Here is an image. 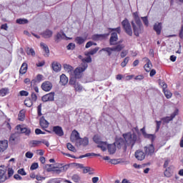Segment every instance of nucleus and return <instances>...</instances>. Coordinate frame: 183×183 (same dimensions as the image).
<instances>
[{
	"label": "nucleus",
	"instance_id": "nucleus-39",
	"mask_svg": "<svg viewBox=\"0 0 183 183\" xmlns=\"http://www.w3.org/2000/svg\"><path fill=\"white\" fill-rule=\"evenodd\" d=\"M9 94V89L8 88H3L0 89V97H5Z\"/></svg>",
	"mask_w": 183,
	"mask_h": 183
},
{
	"label": "nucleus",
	"instance_id": "nucleus-49",
	"mask_svg": "<svg viewBox=\"0 0 183 183\" xmlns=\"http://www.w3.org/2000/svg\"><path fill=\"white\" fill-rule=\"evenodd\" d=\"M163 92H164V94L166 98H167V99H169V98H171L172 97V93H171V92H169L168 90H164Z\"/></svg>",
	"mask_w": 183,
	"mask_h": 183
},
{
	"label": "nucleus",
	"instance_id": "nucleus-24",
	"mask_svg": "<svg viewBox=\"0 0 183 183\" xmlns=\"http://www.w3.org/2000/svg\"><path fill=\"white\" fill-rule=\"evenodd\" d=\"M154 30L157 32V35H160L161 31H162V23H156L154 25Z\"/></svg>",
	"mask_w": 183,
	"mask_h": 183
},
{
	"label": "nucleus",
	"instance_id": "nucleus-14",
	"mask_svg": "<svg viewBox=\"0 0 183 183\" xmlns=\"http://www.w3.org/2000/svg\"><path fill=\"white\" fill-rule=\"evenodd\" d=\"M53 132L57 135V137H64V129L60 126H54L53 127Z\"/></svg>",
	"mask_w": 183,
	"mask_h": 183
},
{
	"label": "nucleus",
	"instance_id": "nucleus-21",
	"mask_svg": "<svg viewBox=\"0 0 183 183\" xmlns=\"http://www.w3.org/2000/svg\"><path fill=\"white\" fill-rule=\"evenodd\" d=\"M135 157L138 161H143V159H145V153L143 151L137 150L135 152Z\"/></svg>",
	"mask_w": 183,
	"mask_h": 183
},
{
	"label": "nucleus",
	"instance_id": "nucleus-62",
	"mask_svg": "<svg viewBox=\"0 0 183 183\" xmlns=\"http://www.w3.org/2000/svg\"><path fill=\"white\" fill-rule=\"evenodd\" d=\"M14 175V169L12 168H9L8 169V177L9 178H11Z\"/></svg>",
	"mask_w": 183,
	"mask_h": 183
},
{
	"label": "nucleus",
	"instance_id": "nucleus-64",
	"mask_svg": "<svg viewBox=\"0 0 183 183\" xmlns=\"http://www.w3.org/2000/svg\"><path fill=\"white\" fill-rule=\"evenodd\" d=\"M18 174H19L20 175H23V176L26 175V172H25V170L24 169H19Z\"/></svg>",
	"mask_w": 183,
	"mask_h": 183
},
{
	"label": "nucleus",
	"instance_id": "nucleus-27",
	"mask_svg": "<svg viewBox=\"0 0 183 183\" xmlns=\"http://www.w3.org/2000/svg\"><path fill=\"white\" fill-rule=\"evenodd\" d=\"M107 148H108V152L111 155H112L113 154H115V152L117 151V145L115 144V143L112 144H109L107 146Z\"/></svg>",
	"mask_w": 183,
	"mask_h": 183
},
{
	"label": "nucleus",
	"instance_id": "nucleus-34",
	"mask_svg": "<svg viewBox=\"0 0 183 183\" xmlns=\"http://www.w3.org/2000/svg\"><path fill=\"white\" fill-rule=\"evenodd\" d=\"M41 142L40 140H31L29 142V146L31 148H35V147H39L41 145Z\"/></svg>",
	"mask_w": 183,
	"mask_h": 183
},
{
	"label": "nucleus",
	"instance_id": "nucleus-15",
	"mask_svg": "<svg viewBox=\"0 0 183 183\" xmlns=\"http://www.w3.org/2000/svg\"><path fill=\"white\" fill-rule=\"evenodd\" d=\"M109 36V33L102 34H94L92 36L93 41H99L101 39H105V38Z\"/></svg>",
	"mask_w": 183,
	"mask_h": 183
},
{
	"label": "nucleus",
	"instance_id": "nucleus-50",
	"mask_svg": "<svg viewBox=\"0 0 183 183\" xmlns=\"http://www.w3.org/2000/svg\"><path fill=\"white\" fill-rule=\"evenodd\" d=\"M137 26H142V22H141V19L139 16H136L134 19Z\"/></svg>",
	"mask_w": 183,
	"mask_h": 183
},
{
	"label": "nucleus",
	"instance_id": "nucleus-54",
	"mask_svg": "<svg viewBox=\"0 0 183 183\" xmlns=\"http://www.w3.org/2000/svg\"><path fill=\"white\" fill-rule=\"evenodd\" d=\"M41 111H42V104H39L37 107V114L39 117H41L42 115Z\"/></svg>",
	"mask_w": 183,
	"mask_h": 183
},
{
	"label": "nucleus",
	"instance_id": "nucleus-5",
	"mask_svg": "<svg viewBox=\"0 0 183 183\" xmlns=\"http://www.w3.org/2000/svg\"><path fill=\"white\" fill-rule=\"evenodd\" d=\"M124 139L119 138L116 139V142H114V144L119 149H121V148H122V149H124V151H127V148L128 145L127 144V142Z\"/></svg>",
	"mask_w": 183,
	"mask_h": 183
},
{
	"label": "nucleus",
	"instance_id": "nucleus-42",
	"mask_svg": "<svg viewBox=\"0 0 183 183\" xmlns=\"http://www.w3.org/2000/svg\"><path fill=\"white\" fill-rule=\"evenodd\" d=\"M145 138H147V139H151L152 142H154L155 141V134H151L146 133L145 136H144Z\"/></svg>",
	"mask_w": 183,
	"mask_h": 183
},
{
	"label": "nucleus",
	"instance_id": "nucleus-6",
	"mask_svg": "<svg viewBox=\"0 0 183 183\" xmlns=\"http://www.w3.org/2000/svg\"><path fill=\"white\" fill-rule=\"evenodd\" d=\"M17 134H25V135H29L31 134V129L20 124L16 127Z\"/></svg>",
	"mask_w": 183,
	"mask_h": 183
},
{
	"label": "nucleus",
	"instance_id": "nucleus-20",
	"mask_svg": "<svg viewBox=\"0 0 183 183\" xmlns=\"http://www.w3.org/2000/svg\"><path fill=\"white\" fill-rule=\"evenodd\" d=\"M6 174V171L4 169L2 166L0 167V181L1 182H5L6 180L8 179V177L5 175Z\"/></svg>",
	"mask_w": 183,
	"mask_h": 183
},
{
	"label": "nucleus",
	"instance_id": "nucleus-36",
	"mask_svg": "<svg viewBox=\"0 0 183 183\" xmlns=\"http://www.w3.org/2000/svg\"><path fill=\"white\" fill-rule=\"evenodd\" d=\"M112 47H105L100 50V52H107L108 56H111L112 55Z\"/></svg>",
	"mask_w": 183,
	"mask_h": 183
},
{
	"label": "nucleus",
	"instance_id": "nucleus-40",
	"mask_svg": "<svg viewBox=\"0 0 183 183\" xmlns=\"http://www.w3.org/2000/svg\"><path fill=\"white\" fill-rule=\"evenodd\" d=\"M16 24L19 25H25V24H28V19H18L16 21Z\"/></svg>",
	"mask_w": 183,
	"mask_h": 183
},
{
	"label": "nucleus",
	"instance_id": "nucleus-28",
	"mask_svg": "<svg viewBox=\"0 0 183 183\" xmlns=\"http://www.w3.org/2000/svg\"><path fill=\"white\" fill-rule=\"evenodd\" d=\"M51 65H52V69L55 72H59V71H61V64L56 61H54Z\"/></svg>",
	"mask_w": 183,
	"mask_h": 183
},
{
	"label": "nucleus",
	"instance_id": "nucleus-2",
	"mask_svg": "<svg viewBox=\"0 0 183 183\" xmlns=\"http://www.w3.org/2000/svg\"><path fill=\"white\" fill-rule=\"evenodd\" d=\"M69 85L74 88L76 92H82L84 91V86L79 82L76 81L75 77H71L69 81Z\"/></svg>",
	"mask_w": 183,
	"mask_h": 183
},
{
	"label": "nucleus",
	"instance_id": "nucleus-8",
	"mask_svg": "<svg viewBox=\"0 0 183 183\" xmlns=\"http://www.w3.org/2000/svg\"><path fill=\"white\" fill-rule=\"evenodd\" d=\"M55 97V93L54 92H50L41 97V99L43 102H48L51 101H54Z\"/></svg>",
	"mask_w": 183,
	"mask_h": 183
},
{
	"label": "nucleus",
	"instance_id": "nucleus-57",
	"mask_svg": "<svg viewBox=\"0 0 183 183\" xmlns=\"http://www.w3.org/2000/svg\"><path fill=\"white\" fill-rule=\"evenodd\" d=\"M142 19L146 26H148V25H149V22L148 21L147 16L142 17Z\"/></svg>",
	"mask_w": 183,
	"mask_h": 183
},
{
	"label": "nucleus",
	"instance_id": "nucleus-59",
	"mask_svg": "<svg viewBox=\"0 0 183 183\" xmlns=\"http://www.w3.org/2000/svg\"><path fill=\"white\" fill-rule=\"evenodd\" d=\"M19 94L21 97H28L29 95V93L24 90L20 91Z\"/></svg>",
	"mask_w": 183,
	"mask_h": 183
},
{
	"label": "nucleus",
	"instance_id": "nucleus-10",
	"mask_svg": "<svg viewBox=\"0 0 183 183\" xmlns=\"http://www.w3.org/2000/svg\"><path fill=\"white\" fill-rule=\"evenodd\" d=\"M132 25L134 31V34L136 36H139V34L142 32L143 26H138L135 25L134 21H132Z\"/></svg>",
	"mask_w": 183,
	"mask_h": 183
},
{
	"label": "nucleus",
	"instance_id": "nucleus-46",
	"mask_svg": "<svg viewBox=\"0 0 183 183\" xmlns=\"http://www.w3.org/2000/svg\"><path fill=\"white\" fill-rule=\"evenodd\" d=\"M91 171H93V169L91 167H84L83 169V172L84 174H88V172H89V175H92V172H91Z\"/></svg>",
	"mask_w": 183,
	"mask_h": 183
},
{
	"label": "nucleus",
	"instance_id": "nucleus-60",
	"mask_svg": "<svg viewBox=\"0 0 183 183\" xmlns=\"http://www.w3.org/2000/svg\"><path fill=\"white\" fill-rule=\"evenodd\" d=\"M127 55H128V51H127V50H123V51L120 53V56H121V58H125Z\"/></svg>",
	"mask_w": 183,
	"mask_h": 183
},
{
	"label": "nucleus",
	"instance_id": "nucleus-16",
	"mask_svg": "<svg viewBox=\"0 0 183 183\" xmlns=\"http://www.w3.org/2000/svg\"><path fill=\"white\" fill-rule=\"evenodd\" d=\"M89 144V140L88 139V137H84L83 139L80 138V139L78 142H76V147H81V145H83V147H86Z\"/></svg>",
	"mask_w": 183,
	"mask_h": 183
},
{
	"label": "nucleus",
	"instance_id": "nucleus-11",
	"mask_svg": "<svg viewBox=\"0 0 183 183\" xmlns=\"http://www.w3.org/2000/svg\"><path fill=\"white\" fill-rule=\"evenodd\" d=\"M41 89H43V91H45L46 92H49V91L52 89V83L49 81H44L41 84Z\"/></svg>",
	"mask_w": 183,
	"mask_h": 183
},
{
	"label": "nucleus",
	"instance_id": "nucleus-48",
	"mask_svg": "<svg viewBox=\"0 0 183 183\" xmlns=\"http://www.w3.org/2000/svg\"><path fill=\"white\" fill-rule=\"evenodd\" d=\"M99 148H101L103 151H107V143L106 142H102L99 144Z\"/></svg>",
	"mask_w": 183,
	"mask_h": 183
},
{
	"label": "nucleus",
	"instance_id": "nucleus-53",
	"mask_svg": "<svg viewBox=\"0 0 183 183\" xmlns=\"http://www.w3.org/2000/svg\"><path fill=\"white\" fill-rule=\"evenodd\" d=\"M15 139H16V135L15 134H13L9 137V142L14 143L15 142Z\"/></svg>",
	"mask_w": 183,
	"mask_h": 183
},
{
	"label": "nucleus",
	"instance_id": "nucleus-38",
	"mask_svg": "<svg viewBox=\"0 0 183 183\" xmlns=\"http://www.w3.org/2000/svg\"><path fill=\"white\" fill-rule=\"evenodd\" d=\"M99 51V47H95L94 49H92L90 51L85 53L86 56H89V55H95L97 52Z\"/></svg>",
	"mask_w": 183,
	"mask_h": 183
},
{
	"label": "nucleus",
	"instance_id": "nucleus-7",
	"mask_svg": "<svg viewBox=\"0 0 183 183\" xmlns=\"http://www.w3.org/2000/svg\"><path fill=\"white\" fill-rule=\"evenodd\" d=\"M144 152L146 155L152 157L155 152V147H154V144H151L144 147Z\"/></svg>",
	"mask_w": 183,
	"mask_h": 183
},
{
	"label": "nucleus",
	"instance_id": "nucleus-23",
	"mask_svg": "<svg viewBox=\"0 0 183 183\" xmlns=\"http://www.w3.org/2000/svg\"><path fill=\"white\" fill-rule=\"evenodd\" d=\"M64 69L66 72H67L68 74L69 75H74V67H72L71 65L69 64H64Z\"/></svg>",
	"mask_w": 183,
	"mask_h": 183
},
{
	"label": "nucleus",
	"instance_id": "nucleus-33",
	"mask_svg": "<svg viewBox=\"0 0 183 183\" xmlns=\"http://www.w3.org/2000/svg\"><path fill=\"white\" fill-rule=\"evenodd\" d=\"M112 48L114 52H121V51H122L124 48H125V46H124V44H118Z\"/></svg>",
	"mask_w": 183,
	"mask_h": 183
},
{
	"label": "nucleus",
	"instance_id": "nucleus-12",
	"mask_svg": "<svg viewBox=\"0 0 183 183\" xmlns=\"http://www.w3.org/2000/svg\"><path fill=\"white\" fill-rule=\"evenodd\" d=\"M143 61H145L147 64H144V69L146 71V72H150L151 71V68H152V63L151 62V60L148 59V57H144L143 59Z\"/></svg>",
	"mask_w": 183,
	"mask_h": 183
},
{
	"label": "nucleus",
	"instance_id": "nucleus-35",
	"mask_svg": "<svg viewBox=\"0 0 183 183\" xmlns=\"http://www.w3.org/2000/svg\"><path fill=\"white\" fill-rule=\"evenodd\" d=\"M85 41H86V38H84L82 36H77L74 39V41L76 44H78V45H82Z\"/></svg>",
	"mask_w": 183,
	"mask_h": 183
},
{
	"label": "nucleus",
	"instance_id": "nucleus-61",
	"mask_svg": "<svg viewBox=\"0 0 183 183\" xmlns=\"http://www.w3.org/2000/svg\"><path fill=\"white\" fill-rule=\"evenodd\" d=\"M38 167H39L38 163H33V164H31V167H30V169H31V171H34V169H38Z\"/></svg>",
	"mask_w": 183,
	"mask_h": 183
},
{
	"label": "nucleus",
	"instance_id": "nucleus-19",
	"mask_svg": "<svg viewBox=\"0 0 183 183\" xmlns=\"http://www.w3.org/2000/svg\"><path fill=\"white\" fill-rule=\"evenodd\" d=\"M61 39H71V38L66 37V35L64 31H60L56 35V42H59Z\"/></svg>",
	"mask_w": 183,
	"mask_h": 183
},
{
	"label": "nucleus",
	"instance_id": "nucleus-32",
	"mask_svg": "<svg viewBox=\"0 0 183 183\" xmlns=\"http://www.w3.org/2000/svg\"><path fill=\"white\" fill-rule=\"evenodd\" d=\"M26 71H28V64L26 63H23L20 68L19 73L21 74V75H24V74H26Z\"/></svg>",
	"mask_w": 183,
	"mask_h": 183
},
{
	"label": "nucleus",
	"instance_id": "nucleus-22",
	"mask_svg": "<svg viewBox=\"0 0 183 183\" xmlns=\"http://www.w3.org/2000/svg\"><path fill=\"white\" fill-rule=\"evenodd\" d=\"M39 124L43 129H46V128L49 127V122H48V121H46L44 117H41Z\"/></svg>",
	"mask_w": 183,
	"mask_h": 183
},
{
	"label": "nucleus",
	"instance_id": "nucleus-29",
	"mask_svg": "<svg viewBox=\"0 0 183 183\" xmlns=\"http://www.w3.org/2000/svg\"><path fill=\"white\" fill-rule=\"evenodd\" d=\"M60 84L63 86H65L66 84H68V77L64 74L60 76Z\"/></svg>",
	"mask_w": 183,
	"mask_h": 183
},
{
	"label": "nucleus",
	"instance_id": "nucleus-17",
	"mask_svg": "<svg viewBox=\"0 0 183 183\" xmlns=\"http://www.w3.org/2000/svg\"><path fill=\"white\" fill-rule=\"evenodd\" d=\"M68 168H69V165H64L60 167H57L56 169L54 168V169H51V170L54 171L55 174H61L62 172H65L68 171Z\"/></svg>",
	"mask_w": 183,
	"mask_h": 183
},
{
	"label": "nucleus",
	"instance_id": "nucleus-44",
	"mask_svg": "<svg viewBox=\"0 0 183 183\" xmlns=\"http://www.w3.org/2000/svg\"><path fill=\"white\" fill-rule=\"evenodd\" d=\"M129 62V56L125 57L121 63L122 68H125V66Z\"/></svg>",
	"mask_w": 183,
	"mask_h": 183
},
{
	"label": "nucleus",
	"instance_id": "nucleus-43",
	"mask_svg": "<svg viewBox=\"0 0 183 183\" xmlns=\"http://www.w3.org/2000/svg\"><path fill=\"white\" fill-rule=\"evenodd\" d=\"M93 141L96 144H101L102 142L101 141V137H99L98 134H96L93 137Z\"/></svg>",
	"mask_w": 183,
	"mask_h": 183
},
{
	"label": "nucleus",
	"instance_id": "nucleus-4",
	"mask_svg": "<svg viewBox=\"0 0 183 183\" xmlns=\"http://www.w3.org/2000/svg\"><path fill=\"white\" fill-rule=\"evenodd\" d=\"M122 25L127 35L129 36H132V28L131 27V24H129V21L127 19L122 21Z\"/></svg>",
	"mask_w": 183,
	"mask_h": 183
},
{
	"label": "nucleus",
	"instance_id": "nucleus-3",
	"mask_svg": "<svg viewBox=\"0 0 183 183\" xmlns=\"http://www.w3.org/2000/svg\"><path fill=\"white\" fill-rule=\"evenodd\" d=\"M87 68L86 64H84V66H81L73 70V75L71 76H75V79H79L82 76V72H84Z\"/></svg>",
	"mask_w": 183,
	"mask_h": 183
},
{
	"label": "nucleus",
	"instance_id": "nucleus-25",
	"mask_svg": "<svg viewBox=\"0 0 183 183\" xmlns=\"http://www.w3.org/2000/svg\"><path fill=\"white\" fill-rule=\"evenodd\" d=\"M8 148V140L0 141V152H4Z\"/></svg>",
	"mask_w": 183,
	"mask_h": 183
},
{
	"label": "nucleus",
	"instance_id": "nucleus-51",
	"mask_svg": "<svg viewBox=\"0 0 183 183\" xmlns=\"http://www.w3.org/2000/svg\"><path fill=\"white\" fill-rule=\"evenodd\" d=\"M156 122V132H158V131H159V128H161V124H162V122L161 121H155Z\"/></svg>",
	"mask_w": 183,
	"mask_h": 183
},
{
	"label": "nucleus",
	"instance_id": "nucleus-41",
	"mask_svg": "<svg viewBox=\"0 0 183 183\" xmlns=\"http://www.w3.org/2000/svg\"><path fill=\"white\" fill-rule=\"evenodd\" d=\"M19 121H24L25 119V111L21 110L19 113Z\"/></svg>",
	"mask_w": 183,
	"mask_h": 183
},
{
	"label": "nucleus",
	"instance_id": "nucleus-37",
	"mask_svg": "<svg viewBox=\"0 0 183 183\" xmlns=\"http://www.w3.org/2000/svg\"><path fill=\"white\" fill-rule=\"evenodd\" d=\"M88 157H101L100 154H95V153H87L84 155H81L79 156V158L82 159V158H86Z\"/></svg>",
	"mask_w": 183,
	"mask_h": 183
},
{
	"label": "nucleus",
	"instance_id": "nucleus-13",
	"mask_svg": "<svg viewBox=\"0 0 183 183\" xmlns=\"http://www.w3.org/2000/svg\"><path fill=\"white\" fill-rule=\"evenodd\" d=\"M177 115H178V111H175L174 113L171 114L170 117L162 118V121H163L164 124H169L170 121H172V119H174L175 117H177Z\"/></svg>",
	"mask_w": 183,
	"mask_h": 183
},
{
	"label": "nucleus",
	"instance_id": "nucleus-18",
	"mask_svg": "<svg viewBox=\"0 0 183 183\" xmlns=\"http://www.w3.org/2000/svg\"><path fill=\"white\" fill-rule=\"evenodd\" d=\"M117 41H118V34L115 32L112 33L109 39L110 45H117Z\"/></svg>",
	"mask_w": 183,
	"mask_h": 183
},
{
	"label": "nucleus",
	"instance_id": "nucleus-1",
	"mask_svg": "<svg viewBox=\"0 0 183 183\" xmlns=\"http://www.w3.org/2000/svg\"><path fill=\"white\" fill-rule=\"evenodd\" d=\"M122 137L126 141V144L127 147H129V145H131L132 148L134 147V145H135V143L138 139V136H137V134L135 133H133V134L131 132L124 133L122 134Z\"/></svg>",
	"mask_w": 183,
	"mask_h": 183
},
{
	"label": "nucleus",
	"instance_id": "nucleus-31",
	"mask_svg": "<svg viewBox=\"0 0 183 183\" xmlns=\"http://www.w3.org/2000/svg\"><path fill=\"white\" fill-rule=\"evenodd\" d=\"M53 34L52 31L46 29L42 33V36L46 39H48V38H51V36H52Z\"/></svg>",
	"mask_w": 183,
	"mask_h": 183
},
{
	"label": "nucleus",
	"instance_id": "nucleus-30",
	"mask_svg": "<svg viewBox=\"0 0 183 183\" xmlns=\"http://www.w3.org/2000/svg\"><path fill=\"white\" fill-rule=\"evenodd\" d=\"M40 46L45 51L44 56H49V48L44 43H41Z\"/></svg>",
	"mask_w": 183,
	"mask_h": 183
},
{
	"label": "nucleus",
	"instance_id": "nucleus-47",
	"mask_svg": "<svg viewBox=\"0 0 183 183\" xmlns=\"http://www.w3.org/2000/svg\"><path fill=\"white\" fill-rule=\"evenodd\" d=\"M24 105H26V107H28L29 108H31L32 105V100H31V99H26L24 101Z\"/></svg>",
	"mask_w": 183,
	"mask_h": 183
},
{
	"label": "nucleus",
	"instance_id": "nucleus-26",
	"mask_svg": "<svg viewBox=\"0 0 183 183\" xmlns=\"http://www.w3.org/2000/svg\"><path fill=\"white\" fill-rule=\"evenodd\" d=\"M87 57H85L84 59H81V66H84L85 65L87 66L88 67V64L92 62V58H91V56H86Z\"/></svg>",
	"mask_w": 183,
	"mask_h": 183
},
{
	"label": "nucleus",
	"instance_id": "nucleus-58",
	"mask_svg": "<svg viewBox=\"0 0 183 183\" xmlns=\"http://www.w3.org/2000/svg\"><path fill=\"white\" fill-rule=\"evenodd\" d=\"M67 49L69 51L71 49H75V44L74 43H69L67 46H66Z\"/></svg>",
	"mask_w": 183,
	"mask_h": 183
},
{
	"label": "nucleus",
	"instance_id": "nucleus-63",
	"mask_svg": "<svg viewBox=\"0 0 183 183\" xmlns=\"http://www.w3.org/2000/svg\"><path fill=\"white\" fill-rule=\"evenodd\" d=\"M26 158H29V159H31V158H32V157H34V153L31 152H27L25 154Z\"/></svg>",
	"mask_w": 183,
	"mask_h": 183
},
{
	"label": "nucleus",
	"instance_id": "nucleus-9",
	"mask_svg": "<svg viewBox=\"0 0 183 183\" xmlns=\"http://www.w3.org/2000/svg\"><path fill=\"white\" fill-rule=\"evenodd\" d=\"M70 139L71 142H79V141L81 139V137H79V132L76 130H74L71 132Z\"/></svg>",
	"mask_w": 183,
	"mask_h": 183
},
{
	"label": "nucleus",
	"instance_id": "nucleus-55",
	"mask_svg": "<svg viewBox=\"0 0 183 183\" xmlns=\"http://www.w3.org/2000/svg\"><path fill=\"white\" fill-rule=\"evenodd\" d=\"M72 181H74V182H79L80 181L79 176H78L77 174L73 175Z\"/></svg>",
	"mask_w": 183,
	"mask_h": 183
},
{
	"label": "nucleus",
	"instance_id": "nucleus-56",
	"mask_svg": "<svg viewBox=\"0 0 183 183\" xmlns=\"http://www.w3.org/2000/svg\"><path fill=\"white\" fill-rule=\"evenodd\" d=\"M35 134H36V135H41V134L42 135H45V132H42V130H41V129H36Z\"/></svg>",
	"mask_w": 183,
	"mask_h": 183
},
{
	"label": "nucleus",
	"instance_id": "nucleus-52",
	"mask_svg": "<svg viewBox=\"0 0 183 183\" xmlns=\"http://www.w3.org/2000/svg\"><path fill=\"white\" fill-rule=\"evenodd\" d=\"M27 55H31V56H35V51L34 49H29L27 50Z\"/></svg>",
	"mask_w": 183,
	"mask_h": 183
},
{
	"label": "nucleus",
	"instance_id": "nucleus-45",
	"mask_svg": "<svg viewBox=\"0 0 183 183\" xmlns=\"http://www.w3.org/2000/svg\"><path fill=\"white\" fill-rule=\"evenodd\" d=\"M66 147L69 151H71V152H76V149L71 143H67Z\"/></svg>",
	"mask_w": 183,
	"mask_h": 183
}]
</instances>
